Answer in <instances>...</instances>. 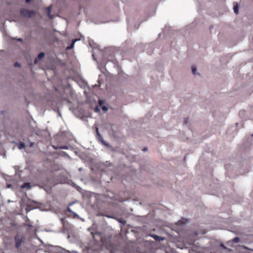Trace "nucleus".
Returning a JSON list of instances; mask_svg holds the SVG:
<instances>
[{"instance_id":"nucleus-1","label":"nucleus","mask_w":253,"mask_h":253,"mask_svg":"<svg viewBox=\"0 0 253 253\" xmlns=\"http://www.w3.org/2000/svg\"><path fill=\"white\" fill-rule=\"evenodd\" d=\"M25 238L23 236L17 234L14 237L15 246L16 249L20 248L22 243H24Z\"/></svg>"},{"instance_id":"nucleus-2","label":"nucleus","mask_w":253,"mask_h":253,"mask_svg":"<svg viewBox=\"0 0 253 253\" xmlns=\"http://www.w3.org/2000/svg\"><path fill=\"white\" fill-rule=\"evenodd\" d=\"M20 12L23 16L29 18L33 17L36 13V12L33 10H28L26 8H22Z\"/></svg>"},{"instance_id":"nucleus-3","label":"nucleus","mask_w":253,"mask_h":253,"mask_svg":"<svg viewBox=\"0 0 253 253\" xmlns=\"http://www.w3.org/2000/svg\"><path fill=\"white\" fill-rule=\"evenodd\" d=\"M150 236L156 241H161L164 240V238L163 237L157 235L156 234H150Z\"/></svg>"},{"instance_id":"nucleus-4","label":"nucleus","mask_w":253,"mask_h":253,"mask_svg":"<svg viewBox=\"0 0 253 253\" xmlns=\"http://www.w3.org/2000/svg\"><path fill=\"white\" fill-rule=\"evenodd\" d=\"M44 56V53L43 52H41L39 54L37 58L35 59L34 63H38L39 60H40Z\"/></svg>"},{"instance_id":"nucleus-5","label":"nucleus","mask_w":253,"mask_h":253,"mask_svg":"<svg viewBox=\"0 0 253 253\" xmlns=\"http://www.w3.org/2000/svg\"><path fill=\"white\" fill-rule=\"evenodd\" d=\"M191 70H192V74L194 75H195V76L198 75L199 76H200V73L197 71V68L195 66L193 65L191 66Z\"/></svg>"},{"instance_id":"nucleus-6","label":"nucleus","mask_w":253,"mask_h":253,"mask_svg":"<svg viewBox=\"0 0 253 253\" xmlns=\"http://www.w3.org/2000/svg\"><path fill=\"white\" fill-rule=\"evenodd\" d=\"M21 188L22 189L31 188L32 186L29 182H24L21 186Z\"/></svg>"},{"instance_id":"nucleus-7","label":"nucleus","mask_w":253,"mask_h":253,"mask_svg":"<svg viewBox=\"0 0 253 253\" xmlns=\"http://www.w3.org/2000/svg\"><path fill=\"white\" fill-rule=\"evenodd\" d=\"M18 149L21 150L26 147L25 144L23 142L16 143Z\"/></svg>"},{"instance_id":"nucleus-8","label":"nucleus","mask_w":253,"mask_h":253,"mask_svg":"<svg viewBox=\"0 0 253 253\" xmlns=\"http://www.w3.org/2000/svg\"><path fill=\"white\" fill-rule=\"evenodd\" d=\"M57 250L60 253H70L69 251H66L60 247H58Z\"/></svg>"},{"instance_id":"nucleus-9","label":"nucleus","mask_w":253,"mask_h":253,"mask_svg":"<svg viewBox=\"0 0 253 253\" xmlns=\"http://www.w3.org/2000/svg\"><path fill=\"white\" fill-rule=\"evenodd\" d=\"M220 247L222 248V249L224 250H227L228 252H230L232 251L231 249H228L226 246H224V245L223 243H221L220 244Z\"/></svg>"},{"instance_id":"nucleus-10","label":"nucleus","mask_w":253,"mask_h":253,"mask_svg":"<svg viewBox=\"0 0 253 253\" xmlns=\"http://www.w3.org/2000/svg\"><path fill=\"white\" fill-rule=\"evenodd\" d=\"M47 16H48V17L50 19L53 18V16L50 15L51 7L50 6L48 7L47 8Z\"/></svg>"},{"instance_id":"nucleus-11","label":"nucleus","mask_w":253,"mask_h":253,"mask_svg":"<svg viewBox=\"0 0 253 253\" xmlns=\"http://www.w3.org/2000/svg\"><path fill=\"white\" fill-rule=\"evenodd\" d=\"M119 222L120 223L121 226L125 225L126 223V221L124 220L123 218H121V219L119 221Z\"/></svg>"},{"instance_id":"nucleus-12","label":"nucleus","mask_w":253,"mask_h":253,"mask_svg":"<svg viewBox=\"0 0 253 253\" xmlns=\"http://www.w3.org/2000/svg\"><path fill=\"white\" fill-rule=\"evenodd\" d=\"M177 223L181 225L185 224L186 223V220L182 218L181 220L178 221Z\"/></svg>"},{"instance_id":"nucleus-13","label":"nucleus","mask_w":253,"mask_h":253,"mask_svg":"<svg viewBox=\"0 0 253 253\" xmlns=\"http://www.w3.org/2000/svg\"><path fill=\"white\" fill-rule=\"evenodd\" d=\"M75 42H76V40H75L74 41H73L72 43L71 44V45L67 47V49H70L73 48L74 46V44H75Z\"/></svg>"},{"instance_id":"nucleus-14","label":"nucleus","mask_w":253,"mask_h":253,"mask_svg":"<svg viewBox=\"0 0 253 253\" xmlns=\"http://www.w3.org/2000/svg\"><path fill=\"white\" fill-rule=\"evenodd\" d=\"M234 11L236 14L238 13V6L237 4L234 6Z\"/></svg>"},{"instance_id":"nucleus-15","label":"nucleus","mask_w":253,"mask_h":253,"mask_svg":"<svg viewBox=\"0 0 253 253\" xmlns=\"http://www.w3.org/2000/svg\"><path fill=\"white\" fill-rule=\"evenodd\" d=\"M239 240L240 239L238 237H236L233 239L232 242L235 243H237L239 242Z\"/></svg>"},{"instance_id":"nucleus-16","label":"nucleus","mask_w":253,"mask_h":253,"mask_svg":"<svg viewBox=\"0 0 253 253\" xmlns=\"http://www.w3.org/2000/svg\"><path fill=\"white\" fill-rule=\"evenodd\" d=\"M68 149V147L66 145H62V146H59V149Z\"/></svg>"},{"instance_id":"nucleus-17","label":"nucleus","mask_w":253,"mask_h":253,"mask_svg":"<svg viewBox=\"0 0 253 253\" xmlns=\"http://www.w3.org/2000/svg\"><path fill=\"white\" fill-rule=\"evenodd\" d=\"M102 109L103 110V111H107L108 110V108L107 106H102Z\"/></svg>"},{"instance_id":"nucleus-18","label":"nucleus","mask_w":253,"mask_h":253,"mask_svg":"<svg viewBox=\"0 0 253 253\" xmlns=\"http://www.w3.org/2000/svg\"><path fill=\"white\" fill-rule=\"evenodd\" d=\"M94 112L96 113H98V112H100V108H99V107L97 106L95 108Z\"/></svg>"},{"instance_id":"nucleus-19","label":"nucleus","mask_w":253,"mask_h":253,"mask_svg":"<svg viewBox=\"0 0 253 253\" xmlns=\"http://www.w3.org/2000/svg\"><path fill=\"white\" fill-rule=\"evenodd\" d=\"M73 215H74V217H76V218H79V215L76 212H73Z\"/></svg>"},{"instance_id":"nucleus-20","label":"nucleus","mask_w":253,"mask_h":253,"mask_svg":"<svg viewBox=\"0 0 253 253\" xmlns=\"http://www.w3.org/2000/svg\"><path fill=\"white\" fill-rule=\"evenodd\" d=\"M102 143L106 146L108 145V143H107L105 140H104L103 138L102 139Z\"/></svg>"},{"instance_id":"nucleus-21","label":"nucleus","mask_w":253,"mask_h":253,"mask_svg":"<svg viewBox=\"0 0 253 253\" xmlns=\"http://www.w3.org/2000/svg\"><path fill=\"white\" fill-rule=\"evenodd\" d=\"M61 221L62 224L63 225V227H65V222L64 219L63 218H61Z\"/></svg>"},{"instance_id":"nucleus-22","label":"nucleus","mask_w":253,"mask_h":253,"mask_svg":"<svg viewBox=\"0 0 253 253\" xmlns=\"http://www.w3.org/2000/svg\"><path fill=\"white\" fill-rule=\"evenodd\" d=\"M52 147L54 148V149H55V150L59 149V147L58 146L53 145Z\"/></svg>"},{"instance_id":"nucleus-23","label":"nucleus","mask_w":253,"mask_h":253,"mask_svg":"<svg viewBox=\"0 0 253 253\" xmlns=\"http://www.w3.org/2000/svg\"><path fill=\"white\" fill-rule=\"evenodd\" d=\"M106 217H108V218H115V216H113V215H105Z\"/></svg>"},{"instance_id":"nucleus-24","label":"nucleus","mask_w":253,"mask_h":253,"mask_svg":"<svg viewBox=\"0 0 253 253\" xmlns=\"http://www.w3.org/2000/svg\"><path fill=\"white\" fill-rule=\"evenodd\" d=\"M34 146V142H31L29 145V147L31 148V147H33Z\"/></svg>"},{"instance_id":"nucleus-25","label":"nucleus","mask_w":253,"mask_h":253,"mask_svg":"<svg viewBox=\"0 0 253 253\" xmlns=\"http://www.w3.org/2000/svg\"><path fill=\"white\" fill-rule=\"evenodd\" d=\"M26 225L27 226H28V227H33V225H32V224L31 223H28Z\"/></svg>"},{"instance_id":"nucleus-26","label":"nucleus","mask_w":253,"mask_h":253,"mask_svg":"<svg viewBox=\"0 0 253 253\" xmlns=\"http://www.w3.org/2000/svg\"><path fill=\"white\" fill-rule=\"evenodd\" d=\"M21 64H14V66L15 67L20 68L21 67Z\"/></svg>"},{"instance_id":"nucleus-27","label":"nucleus","mask_w":253,"mask_h":253,"mask_svg":"<svg viewBox=\"0 0 253 253\" xmlns=\"http://www.w3.org/2000/svg\"><path fill=\"white\" fill-rule=\"evenodd\" d=\"M32 202L33 203H36V204H39V205H41V203H39V202H36L34 200H32Z\"/></svg>"},{"instance_id":"nucleus-28","label":"nucleus","mask_w":253,"mask_h":253,"mask_svg":"<svg viewBox=\"0 0 253 253\" xmlns=\"http://www.w3.org/2000/svg\"><path fill=\"white\" fill-rule=\"evenodd\" d=\"M113 219H116V220H117L119 222L121 218H118V217L115 216V218H113Z\"/></svg>"},{"instance_id":"nucleus-29","label":"nucleus","mask_w":253,"mask_h":253,"mask_svg":"<svg viewBox=\"0 0 253 253\" xmlns=\"http://www.w3.org/2000/svg\"><path fill=\"white\" fill-rule=\"evenodd\" d=\"M67 211L70 212H71L73 213V212H74L73 211H72V210L71 209H70L69 208H68V209H67Z\"/></svg>"},{"instance_id":"nucleus-30","label":"nucleus","mask_w":253,"mask_h":253,"mask_svg":"<svg viewBox=\"0 0 253 253\" xmlns=\"http://www.w3.org/2000/svg\"><path fill=\"white\" fill-rule=\"evenodd\" d=\"M99 103L100 105H101L103 103V101L102 100H99Z\"/></svg>"},{"instance_id":"nucleus-31","label":"nucleus","mask_w":253,"mask_h":253,"mask_svg":"<svg viewBox=\"0 0 253 253\" xmlns=\"http://www.w3.org/2000/svg\"><path fill=\"white\" fill-rule=\"evenodd\" d=\"M147 150H148V149H147V148H146V147H144V148L142 149V151H143L144 152H146Z\"/></svg>"},{"instance_id":"nucleus-32","label":"nucleus","mask_w":253,"mask_h":253,"mask_svg":"<svg viewBox=\"0 0 253 253\" xmlns=\"http://www.w3.org/2000/svg\"><path fill=\"white\" fill-rule=\"evenodd\" d=\"M97 135L98 136L99 138H103V137H102L101 135L100 134V133H98V134H97Z\"/></svg>"},{"instance_id":"nucleus-33","label":"nucleus","mask_w":253,"mask_h":253,"mask_svg":"<svg viewBox=\"0 0 253 253\" xmlns=\"http://www.w3.org/2000/svg\"><path fill=\"white\" fill-rule=\"evenodd\" d=\"M31 209H31L30 207H28V208H26V211H30Z\"/></svg>"},{"instance_id":"nucleus-34","label":"nucleus","mask_w":253,"mask_h":253,"mask_svg":"<svg viewBox=\"0 0 253 253\" xmlns=\"http://www.w3.org/2000/svg\"><path fill=\"white\" fill-rule=\"evenodd\" d=\"M16 41L21 42H22V39L21 38H19L16 39Z\"/></svg>"},{"instance_id":"nucleus-35","label":"nucleus","mask_w":253,"mask_h":253,"mask_svg":"<svg viewBox=\"0 0 253 253\" xmlns=\"http://www.w3.org/2000/svg\"><path fill=\"white\" fill-rule=\"evenodd\" d=\"M66 101L68 102V103H69V104L71 103V102L69 100L66 99Z\"/></svg>"},{"instance_id":"nucleus-36","label":"nucleus","mask_w":253,"mask_h":253,"mask_svg":"<svg viewBox=\"0 0 253 253\" xmlns=\"http://www.w3.org/2000/svg\"><path fill=\"white\" fill-rule=\"evenodd\" d=\"M96 132L97 134H98V133H99L97 128H96Z\"/></svg>"},{"instance_id":"nucleus-37","label":"nucleus","mask_w":253,"mask_h":253,"mask_svg":"<svg viewBox=\"0 0 253 253\" xmlns=\"http://www.w3.org/2000/svg\"><path fill=\"white\" fill-rule=\"evenodd\" d=\"M11 187V185L10 184H8L7 185V187H8V188H10Z\"/></svg>"},{"instance_id":"nucleus-38","label":"nucleus","mask_w":253,"mask_h":253,"mask_svg":"<svg viewBox=\"0 0 253 253\" xmlns=\"http://www.w3.org/2000/svg\"><path fill=\"white\" fill-rule=\"evenodd\" d=\"M31 1V0H26V2L28 3Z\"/></svg>"},{"instance_id":"nucleus-39","label":"nucleus","mask_w":253,"mask_h":253,"mask_svg":"<svg viewBox=\"0 0 253 253\" xmlns=\"http://www.w3.org/2000/svg\"><path fill=\"white\" fill-rule=\"evenodd\" d=\"M79 171H81V170H82V168H79Z\"/></svg>"},{"instance_id":"nucleus-40","label":"nucleus","mask_w":253,"mask_h":253,"mask_svg":"<svg viewBox=\"0 0 253 253\" xmlns=\"http://www.w3.org/2000/svg\"><path fill=\"white\" fill-rule=\"evenodd\" d=\"M99 139L102 142V138H99Z\"/></svg>"},{"instance_id":"nucleus-41","label":"nucleus","mask_w":253,"mask_h":253,"mask_svg":"<svg viewBox=\"0 0 253 253\" xmlns=\"http://www.w3.org/2000/svg\"><path fill=\"white\" fill-rule=\"evenodd\" d=\"M225 169H227V165L225 166Z\"/></svg>"}]
</instances>
